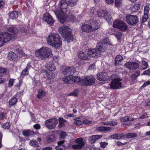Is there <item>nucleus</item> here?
Segmentation results:
<instances>
[{
  "label": "nucleus",
  "mask_w": 150,
  "mask_h": 150,
  "mask_svg": "<svg viewBox=\"0 0 150 150\" xmlns=\"http://www.w3.org/2000/svg\"><path fill=\"white\" fill-rule=\"evenodd\" d=\"M79 93V91L77 90H75L73 92H71L70 94L68 95L69 96H76L78 95V93Z\"/></svg>",
  "instance_id": "obj_53"
},
{
  "label": "nucleus",
  "mask_w": 150,
  "mask_h": 150,
  "mask_svg": "<svg viewBox=\"0 0 150 150\" xmlns=\"http://www.w3.org/2000/svg\"><path fill=\"white\" fill-rule=\"evenodd\" d=\"M96 130L99 132H100L106 131H110L111 129L109 127L102 126L97 127L96 129Z\"/></svg>",
  "instance_id": "obj_27"
},
{
  "label": "nucleus",
  "mask_w": 150,
  "mask_h": 150,
  "mask_svg": "<svg viewBox=\"0 0 150 150\" xmlns=\"http://www.w3.org/2000/svg\"><path fill=\"white\" fill-rule=\"evenodd\" d=\"M18 13L17 11H13L10 14L9 17L12 19H16L18 17Z\"/></svg>",
  "instance_id": "obj_31"
},
{
  "label": "nucleus",
  "mask_w": 150,
  "mask_h": 150,
  "mask_svg": "<svg viewBox=\"0 0 150 150\" xmlns=\"http://www.w3.org/2000/svg\"><path fill=\"white\" fill-rule=\"evenodd\" d=\"M11 124L9 122H7L4 124L2 127L5 129H8L10 127Z\"/></svg>",
  "instance_id": "obj_48"
},
{
  "label": "nucleus",
  "mask_w": 150,
  "mask_h": 150,
  "mask_svg": "<svg viewBox=\"0 0 150 150\" xmlns=\"http://www.w3.org/2000/svg\"><path fill=\"white\" fill-rule=\"evenodd\" d=\"M68 5L65 0H61L59 4V7L60 9L58 10L57 11H59L62 13H67V8Z\"/></svg>",
  "instance_id": "obj_13"
},
{
  "label": "nucleus",
  "mask_w": 150,
  "mask_h": 150,
  "mask_svg": "<svg viewBox=\"0 0 150 150\" xmlns=\"http://www.w3.org/2000/svg\"><path fill=\"white\" fill-rule=\"evenodd\" d=\"M52 53L50 49L47 47H42L40 49L36 50L35 54L38 58L45 60L48 58Z\"/></svg>",
  "instance_id": "obj_5"
},
{
  "label": "nucleus",
  "mask_w": 150,
  "mask_h": 150,
  "mask_svg": "<svg viewBox=\"0 0 150 150\" xmlns=\"http://www.w3.org/2000/svg\"><path fill=\"white\" fill-rule=\"evenodd\" d=\"M30 144L31 146L35 147H38L39 146V143L35 140L30 141Z\"/></svg>",
  "instance_id": "obj_41"
},
{
  "label": "nucleus",
  "mask_w": 150,
  "mask_h": 150,
  "mask_svg": "<svg viewBox=\"0 0 150 150\" xmlns=\"http://www.w3.org/2000/svg\"><path fill=\"white\" fill-rule=\"evenodd\" d=\"M149 84H150V80H148L144 83V84L142 86V87L143 88H144L147 86H148Z\"/></svg>",
  "instance_id": "obj_59"
},
{
  "label": "nucleus",
  "mask_w": 150,
  "mask_h": 150,
  "mask_svg": "<svg viewBox=\"0 0 150 150\" xmlns=\"http://www.w3.org/2000/svg\"><path fill=\"white\" fill-rule=\"evenodd\" d=\"M92 31L98 29L100 26L99 21L95 20H90L88 21Z\"/></svg>",
  "instance_id": "obj_12"
},
{
  "label": "nucleus",
  "mask_w": 150,
  "mask_h": 150,
  "mask_svg": "<svg viewBox=\"0 0 150 150\" xmlns=\"http://www.w3.org/2000/svg\"><path fill=\"white\" fill-rule=\"evenodd\" d=\"M122 22L123 21H122L118 20H116L113 23V27L115 28L119 29Z\"/></svg>",
  "instance_id": "obj_26"
},
{
  "label": "nucleus",
  "mask_w": 150,
  "mask_h": 150,
  "mask_svg": "<svg viewBox=\"0 0 150 150\" xmlns=\"http://www.w3.org/2000/svg\"><path fill=\"white\" fill-rule=\"evenodd\" d=\"M82 121L79 118L76 119H74V124L76 125H79L82 124Z\"/></svg>",
  "instance_id": "obj_42"
},
{
  "label": "nucleus",
  "mask_w": 150,
  "mask_h": 150,
  "mask_svg": "<svg viewBox=\"0 0 150 150\" xmlns=\"http://www.w3.org/2000/svg\"><path fill=\"white\" fill-rule=\"evenodd\" d=\"M108 124L111 126L115 125L117 124V122L116 121H109L108 122Z\"/></svg>",
  "instance_id": "obj_60"
},
{
  "label": "nucleus",
  "mask_w": 150,
  "mask_h": 150,
  "mask_svg": "<svg viewBox=\"0 0 150 150\" xmlns=\"http://www.w3.org/2000/svg\"><path fill=\"white\" fill-rule=\"evenodd\" d=\"M58 122V120L57 118H53L46 120L45 124L48 129H52L55 128Z\"/></svg>",
  "instance_id": "obj_8"
},
{
  "label": "nucleus",
  "mask_w": 150,
  "mask_h": 150,
  "mask_svg": "<svg viewBox=\"0 0 150 150\" xmlns=\"http://www.w3.org/2000/svg\"><path fill=\"white\" fill-rule=\"evenodd\" d=\"M124 137V134L122 133H119L111 135L110 136V138L112 139H119L122 138Z\"/></svg>",
  "instance_id": "obj_25"
},
{
  "label": "nucleus",
  "mask_w": 150,
  "mask_h": 150,
  "mask_svg": "<svg viewBox=\"0 0 150 150\" xmlns=\"http://www.w3.org/2000/svg\"><path fill=\"white\" fill-rule=\"evenodd\" d=\"M123 60L122 57L120 55H118L115 58V64H118Z\"/></svg>",
  "instance_id": "obj_39"
},
{
  "label": "nucleus",
  "mask_w": 150,
  "mask_h": 150,
  "mask_svg": "<svg viewBox=\"0 0 150 150\" xmlns=\"http://www.w3.org/2000/svg\"><path fill=\"white\" fill-rule=\"evenodd\" d=\"M72 77L65 76L63 78L62 80L64 82L66 83L71 84L72 83Z\"/></svg>",
  "instance_id": "obj_29"
},
{
  "label": "nucleus",
  "mask_w": 150,
  "mask_h": 150,
  "mask_svg": "<svg viewBox=\"0 0 150 150\" xmlns=\"http://www.w3.org/2000/svg\"><path fill=\"white\" fill-rule=\"evenodd\" d=\"M17 99L15 98H13L11 99L9 101V105L11 106L13 105L17 102Z\"/></svg>",
  "instance_id": "obj_40"
},
{
  "label": "nucleus",
  "mask_w": 150,
  "mask_h": 150,
  "mask_svg": "<svg viewBox=\"0 0 150 150\" xmlns=\"http://www.w3.org/2000/svg\"><path fill=\"white\" fill-rule=\"evenodd\" d=\"M5 117V114L3 112L0 113V119L3 120Z\"/></svg>",
  "instance_id": "obj_61"
},
{
  "label": "nucleus",
  "mask_w": 150,
  "mask_h": 150,
  "mask_svg": "<svg viewBox=\"0 0 150 150\" xmlns=\"http://www.w3.org/2000/svg\"><path fill=\"white\" fill-rule=\"evenodd\" d=\"M48 44L55 48H58L62 45V42L59 35L56 33L50 34L47 38Z\"/></svg>",
  "instance_id": "obj_3"
},
{
  "label": "nucleus",
  "mask_w": 150,
  "mask_h": 150,
  "mask_svg": "<svg viewBox=\"0 0 150 150\" xmlns=\"http://www.w3.org/2000/svg\"><path fill=\"white\" fill-rule=\"evenodd\" d=\"M110 46H112L111 44L108 42H101L98 48L96 49L89 50L86 53L87 54L88 57H94L96 56L101 54L102 52H105L108 47Z\"/></svg>",
  "instance_id": "obj_2"
},
{
  "label": "nucleus",
  "mask_w": 150,
  "mask_h": 150,
  "mask_svg": "<svg viewBox=\"0 0 150 150\" xmlns=\"http://www.w3.org/2000/svg\"><path fill=\"white\" fill-rule=\"evenodd\" d=\"M126 17V22L130 25L133 26L139 21L138 17L136 15H127Z\"/></svg>",
  "instance_id": "obj_9"
},
{
  "label": "nucleus",
  "mask_w": 150,
  "mask_h": 150,
  "mask_svg": "<svg viewBox=\"0 0 150 150\" xmlns=\"http://www.w3.org/2000/svg\"><path fill=\"white\" fill-rule=\"evenodd\" d=\"M6 71H7V69H6L0 67V77L2 76L5 74Z\"/></svg>",
  "instance_id": "obj_46"
},
{
  "label": "nucleus",
  "mask_w": 150,
  "mask_h": 150,
  "mask_svg": "<svg viewBox=\"0 0 150 150\" xmlns=\"http://www.w3.org/2000/svg\"><path fill=\"white\" fill-rule=\"evenodd\" d=\"M78 57L79 58L83 60L88 59L87 55L82 52H80L78 53Z\"/></svg>",
  "instance_id": "obj_24"
},
{
  "label": "nucleus",
  "mask_w": 150,
  "mask_h": 150,
  "mask_svg": "<svg viewBox=\"0 0 150 150\" xmlns=\"http://www.w3.org/2000/svg\"><path fill=\"white\" fill-rule=\"evenodd\" d=\"M104 17L106 21H110L112 19L111 16L107 11H105Z\"/></svg>",
  "instance_id": "obj_33"
},
{
  "label": "nucleus",
  "mask_w": 150,
  "mask_h": 150,
  "mask_svg": "<svg viewBox=\"0 0 150 150\" xmlns=\"http://www.w3.org/2000/svg\"><path fill=\"white\" fill-rule=\"evenodd\" d=\"M67 135L66 133L64 132H63L60 134V137L64 138Z\"/></svg>",
  "instance_id": "obj_63"
},
{
  "label": "nucleus",
  "mask_w": 150,
  "mask_h": 150,
  "mask_svg": "<svg viewBox=\"0 0 150 150\" xmlns=\"http://www.w3.org/2000/svg\"><path fill=\"white\" fill-rule=\"evenodd\" d=\"M17 57L16 54L12 52H9L8 54V59L10 60H15Z\"/></svg>",
  "instance_id": "obj_28"
},
{
  "label": "nucleus",
  "mask_w": 150,
  "mask_h": 150,
  "mask_svg": "<svg viewBox=\"0 0 150 150\" xmlns=\"http://www.w3.org/2000/svg\"><path fill=\"white\" fill-rule=\"evenodd\" d=\"M140 75V72L138 71H137L134 74H133L131 78L133 80L135 79L137 77Z\"/></svg>",
  "instance_id": "obj_45"
},
{
  "label": "nucleus",
  "mask_w": 150,
  "mask_h": 150,
  "mask_svg": "<svg viewBox=\"0 0 150 150\" xmlns=\"http://www.w3.org/2000/svg\"><path fill=\"white\" fill-rule=\"evenodd\" d=\"M134 119L133 118L130 119L128 116L125 117L121 119V121L123 122L132 121Z\"/></svg>",
  "instance_id": "obj_43"
},
{
  "label": "nucleus",
  "mask_w": 150,
  "mask_h": 150,
  "mask_svg": "<svg viewBox=\"0 0 150 150\" xmlns=\"http://www.w3.org/2000/svg\"><path fill=\"white\" fill-rule=\"evenodd\" d=\"M58 31L68 42L73 40V37L71 33V30L68 26L64 25L61 26L59 28Z\"/></svg>",
  "instance_id": "obj_4"
},
{
  "label": "nucleus",
  "mask_w": 150,
  "mask_h": 150,
  "mask_svg": "<svg viewBox=\"0 0 150 150\" xmlns=\"http://www.w3.org/2000/svg\"><path fill=\"white\" fill-rule=\"evenodd\" d=\"M100 146L103 148H105L108 145V143L105 142H101L100 143Z\"/></svg>",
  "instance_id": "obj_56"
},
{
  "label": "nucleus",
  "mask_w": 150,
  "mask_h": 150,
  "mask_svg": "<svg viewBox=\"0 0 150 150\" xmlns=\"http://www.w3.org/2000/svg\"><path fill=\"white\" fill-rule=\"evenodd\" d=\"M43 19L47 23L50 25L52 24L54 22L52 16L49 13H47L44 14Z\"/></svg>",
  "instance_id": "obj_15"
},
{
  "label": "nucleus",
  "mask_w": 150,
  "mask_h": 150,
  "mask_svg": "<svg viewBox=\"0 0 150 150\" xmlns=\"http://www.w3.org/2000/svg\"><path fill=\"white\" fill-rule=\"evenodd\" d=\"M46 68L50 71H54L56 69V67L52 62H48L46 65Z\"/></svg>",
  "instance_id": "obj_20"
},
{
  "label": "nucleus",
  "mask_w": 150,
  "mask_h": 150,
  "mask_svg": "<svg viewBox=\"0 0 150 150\" xmlns=\"http://www.w3.org/2000/svg\"><path fill=\"white\" fill-rule=\"evenodd\" d=\"M72 83L73 82H74L75 83H78L79 85L83 86V83L81 81L82 80H81L79 77L78 76H72Z\"/></svg>",
  "instance_id": "obj_21"
},
{
  "label": "nucleus",
  "mask_w": 150,
  "mask_h": 150,
  "mask_svg": "<svg viewBox=\"0 0 150 150\" xmlns=\"http://www.w3.org/2000/svg\"><path fill=\"white\" fill-rule=\"evenodd\" d=\"M115 74H113L111 76V78L113 80L111 82L110 86L113 89H119L122 86V80L119 78H115Z\"/></svg>",
  "instance_id": "obj_7"
},
{
  "label": "nucleus",
  "mask_w": 150,
  "mask_h": 150,
  "mask_svg": "<svg viewBox=\"0 0 150 150\" xmlns=\"http://www.w3.org/2000/svg\"><path fill=\"white\" fill-rule=\"evenodd\" d=\"M106 11V10H105L104 11L101 10H99L97 12V15L98 16L101 18L104 17Z\"/></svg>",
  "instance_id": "obj_32"
},
{
  "label": "nucleus",
  "mask_w": 150,
  "mask_h": 150,
  "mask_svg": "<svg viewBox=\"0 0 150 150\" xmlns=\"http://www.w3.org/2000/svg\"><path fill=\"white\" fill-rule=\"evenodd\" d=\"M115 35L118 40H120L122 38V33L120 32H117L115 33Z\"/></svg>",
  "instance_id": "obj_52"
},
{
  "label": "nucleus",
  "mask_w": 150,
  "mask_h": 150,
  "mask_svg": "<svg viewBox=\"0 0 150 150\" xmlns=\"http://www.w3.org/2000/svg\"><path fill=\"white\" fill-rule=\"evenodd\" d=\"M65 142L64 140L60 141L58 142L57 143L58 145L62 146V145H64V144Z\"/></svg>",
  "instance_id": "obj_64"
},
{
  "label": "nucleus",
  "mask_w": 150,
  "mask_h": 150,
  "mask_svg": "<svg viewBox=\"0 0 150 150\" xmlns=\"http://www.w3.org/2000/svg\"><path fill=\"white\" fill-rule=\"evenodd\" d=\"M119 29L121 31H125L127 29V25L126 23L123 21Z\"/></svg>",
  "instance_id": "obj_36"
},
{
  "label": "nucleus",
  "mask_w": 150,
  "mask_h": 150,
  "mask_svg": "<svg viewBox=\"0 0 150 150\" xmlns=\"http://www.w3.org/2000/svg\"><path fill=\"white\" fill-rule=\"evenodd\" d=\"M66 146L65 145L62 146L58 145L56 147L55 149L56 150H65Z\"/></svg>",
  "instance_id": "obj_47"
},
{
  "label": "nucleus",
  "mask_w": 150,
  "mask_h": 150,
  "mask_svg": "<svg viewBox=\"0 0 150 150\" xmlns=\"http://www.w3.org/2000/svg\"><path fill=\"white\" fill-rule=\"evenodd\" d=\"M115 2L116 6L117 7H119L121 4V1L120 0H115Z\"/></svg>",
  "instance_id": "obj_55"
},
{
  "label": "nucleus",
  "mask_w": 150,
  "mask_h": 150,
  "mask_svg": "<svg viewBox=\"0 0 150 150\" xmlns=\"http://www.w3.org/2000/svg\"><path fill=\"white\" fill-rule=\"evenodd\" d=\"M33 127L36 129H38L40 128V125L38 124H36L33 126Z\"/></svg>",
  "instance_id": "obj_62"
},
{
  "label": "nucleus",
  "mask_w": 150,
  "mask_h": 150,
  "mask_svg": "<svg viewBox=\"0 0 150 150\" xmlns=\"http://www.w3.org/2000/svg\"><path fill=\"white\" fill-rule=\"evenodd\" d=\"M101 137L102 136L100 135H93L89 137L88 140L90 143L92 144L95 143L96 140L101 138Z\"/></svg>",
  "instance_id": "obj_19"
},
{
  "label": "nucleus",
  "mask_w": 150,
  "mask_h": 150,
  "mask_svg": "<svg viewBox=\"0 0 150 150\" xmlns=\"http://www.w3.org/2000/svg\"><path fill=\"white\" fill-rule=\"evenodd\" d=\"M77 0H69V4L71 6H73L76 4Z\"/></svg>",
  "instance_id": "obj_50"
},
{
  "label": "nucleus",
  "mask_w": 150,
  "mask_h": 150,
  "mask_svg": "<svg viewBox=\"0 0 150 150\" xmlns=\"http://www.w3.org/2000/svg\"><path fill=\"white\" fill-rule=\"evenodd\" d=\"M75 142L77 144L74 145L72 146V148L74 149H80L84 145V142L81 138H77L76 139Z\"/></svg>",
  "instance_id": "obj_14"
},
{
  "label": "nucleus",
  "mask_w": 150,
  "mask_h": 150,
  "mask_svg": "<svg viewBox=\"0 0 150 150\" xmlns=\"http://www.w3.org/2000/svg\"><path fill=\"white\" fill-rule=\"evenodd\" d=\"M68 12L64 13L58 11L54 12V13L59 21L63 23L67 21L74 20L75 19V16L72 15H67Z\"/></svg>",
  "instance_id": "obj_6"
},
{
  "label": "nucleus",
  "mask_w": 150,
  "mask_h": 150,
  "mask_svg": "<svg viewBox=\"0 0 150 150\" xmlns=\"http://www.w3.org/2000/svg\"><path fill=\"white\" fill-rule=\"evenodd\" d=\"M31 67V66L30 64L28 63L26 68L22 71L20 77H23L24 76L27 74Z\"/></svg>",
  "instance_id": "obj_22"
},
{
  "label": "nucleus",
  "mask_w": 150,
  "mask_h": 150,
  "mask_svg": "<svg viewBox=\"0 0 150 150\" xmlns=\"http://www.w3.org/2000/svg\"><path fill=\"white\" fill-rule=\"evenodd\" d=\"M33 134L34 132L33 131L29 130H24L23 132V134L25 136H28L30 134Z\"/></svg>",
  "instance_id": "obj_34"
},
{
  "label": "nucleus",
  "mask_w": 150,
  "mask_h": 150,
  "mask_svg": "<svg viewBox=\"0 0 150 150\" xmlns=\"http://www.w3.org/2000/svg\"><path fill=\"white\" fill-rule=\"evenodd\" d=\"M150 8L149 6H146L144 9V13L148 15Z\"/></svg>",
  "instance_id": "obj_54"
},
{
  "label": "nucleus",
  "mask_w": 150,
  "mask_h": 150,
  "mask_svg": "<svg viewBox=\"0 0 150 150\" xmlns=\"http://www.w3.org/2000/svg\"><path fill=\"white\" fill-rule=\"evenodd\" d=\"M96 79L92 76H87L85 79L82 80L83 83V86H90L94 83Z\"/></svg>",
  "instance_id": "obj_11"
},
{
  "label": "nucleus",
  "mask_w": 150,
  "mask_h": 150,
  "mask_svg": "<svg viewBox=\"0 0 150 150\" xmlns=\"http://www.w3.org/2000/svg\"><path fill=\"white\" fill-rule=\"evenodd\" d=\"M76 71V69L73 67H67L62 71V74L65 76L72 77Z\"/></svg>",
  "instance_id": "obj_10"
},
{
  "label": "nucleus",
  "mask_w": 150,
  "mask_h": 150,
  "mask_svg": "<svg viewBox=\"0 0 150 150\" xmlns=\"http://www.w3.org/2000/svg\"><path fill=\"white\" fill-rule=\"evenodd\" d=\"M8 31L10 34L6 32L0 33V47L13 38V35L17 33L18 30L16 27L11 26L8 28Z\"/></svg>",
  "instance_id": "obj_1"
},
{
  "label": "nucleus",
  "mask_w": 150,
  "mask_h": 150,
  "mask_svg": "<svg viewBox=\"0 0 150 150\" xmlns=\"http://www.w3.org/2000/svg\"><path fill=\"white\" fill-rule=\"evenodd\" d=\"M127 138H131L137 136L136 134L134 133H129L124 135V136Z\"/></svg>",
  "instance_id": "obj_38"
},
{
  "label": "nucleus",
  "mask_w": 150,
  "mask_h": 150,
  "mask_svg": "<svg viewBox=\"0 0 150 150\" xmlns=\"http://www.w3.org/2000/svg\"><path fill=\"white\" fill-rule=\"evenodd\" d=\"M45 95V93L41 89L39 90L38 91V94L37 95V97L40 99L42 97L44 96Z\"/></svg>",
  "instance_id": "obj_37"
},
{
  "label": "nucleus",
  "mask_w": 150,
  "mask_h": 150,
  "mask_svg": "<svg viewBox=\"0 0 150 150\" xmlns=\"http://www.w3.org/2000/svg\"><path fill=\"white\" fill-rule=\"evenodd\" d=\"M81 30L83 32L87 33L92 32L88 23V24H83L81 26Z\"/></svg>",
  "instance_id": "obj_18"
},
{
  "label": "nucleus",
  "mask_w": 150,
  "mask_h": 150,
  "mask_svg": "<svg viewBox=\"0 0 150 150\" xmlns=\"http://www.w3.org/2000/svg\"><path fill=\"white\" fill-rule=\"evenodd\" d=\"M92 121L88 120H85L83 121V123L86 125L90 124L92 123Z\"/></svg>",
  "instance_id": "obj_57"
},
{
  "label": "nucleus",
  "mask_w": 150,
  "mask_h": 150,
  "mask_svg": "<svg viewBox=\"0 0 150 150\" xmlns=\"http://www.w3.org/2000/svg\"><path fill=\"white\" fill-rule=\"evenodd\" d=\"M97 76V79L100 81H105L108 79V74L105 72L99 73Z\"/></svg>",
  "instance_id": "obj_17"
},
{
  "label": "nucleus",
  "mask_w": 150,
  "mask_h": 150,
  "mask_svg": "<svg viewBox=\"0 0 150 150\" xmlns=\"http://www.w3.org/2000/svg\"><path fill=\"white\" fill-rule=\"evenodd\" d=\"M148 62L144 61H142V69L144 70L146 69L148 67Z\"/></svg>",
  "instance_id": "obj_44"
},
{
  "label": "nucleus",
  "mask_w": 150,
  "mask_h": 150,
  "mask_svg": "<svg viewBox=\"0 0 150 150\" xmlns=\"http://www.w3.org/2000/svg\"><path fill=\"white\" fill-rule=\"evenodd\" d=\"M142 75H150V69L144 71L142 74Z\"/></svg>",
  "instance_id": "obj_58"
},
{
  "label": "nucleus",
  "mask_w": 150,
  "mask_h": 150,
  "mask_svg": "<svg viewBox=\"0 0 150 150\" xmlns=\"http://www.w3.org/2000/svg\"><path fill=\"white\" fill-rule=\"evenodd\" d=\"M148 18V15L145 14L143 16L142 23H144L145 22Z\"/></svg>",
  "instance_id": "obj_49"
},
{
  "label": "nucleus",
  "mask_w": 150,
  "mask_h": 150,
  "mask_svg": "<svg viewBox=\"0 0 150 150\" xmlns=\"http://www.w3.org/2000/svg\"><path fill=\"white\" fill-rule=\"evenodd\" d=\"M47 141L50 142L54 141L56 139L55 135L54 134L51 135L47 137Z\"/></svg>",
  "instance_id": "obj_35"
},
{
  "label": "nucleus",
  "mask_w": 150,
  "mask_h": 150,
  "mask_svg": "<svg viewBox=\"0 0 150 150\" xmlns=\"http://www.w3.org/2000/svg\"><path fill=\"white\" fill-rule=\"evenodd\" d=\"M14 79H10L8 84V86L9 87H11L13 86L14 82Z\"/></svg>",
  "instance_id": "obj_51"
},
{
  "label": "nucleus",
  "mask_w": 150,
  "mask_h": 150,
  "mask_svg": "<svg viewBox=\"0 0 150 150\" xmlns=\"http://www.w3.org/2000/svg\"><path fill=\"white\" fill-rule=\"evenodd\" d=\"M125 66L130 69H135L139 67V64L135 62H127L125 64Z\"/></svg>",
  "instance_id": "obj_16"
},
{
  "label": "nucleus",
  "mask_w": 150,
  "mask_h": 150,
  "mask_svg": "<svg viewBox=\"0 0 150 150\" xmlns=\"http://www.w3.org/2000/svg\"><path fill=\"white\" fill-rule=\"evenodd\" d=\"M59 121V124L58 127L59 128H61L64 127V123L66 122V120L62 117L59 118L58 121Z\"/></svg>",
  "instance_id": "obj_30"
},
{
  "label": "nucleus",
  "mask_w": 150,
  "mask_h": 150,
  "mask_svg": "<svg viewBox=\"0 0 150 150\" xmlns=\"http://www.w3.org/2000/svg\"><path fill=\"white\" fill-rule=\"evenodd\" d=\"M44 76L45 79H51L54 77V74L52 72H45L44 73Z\"/></svg>",
  "instance_id": "obj_23"
}]
</instances>
